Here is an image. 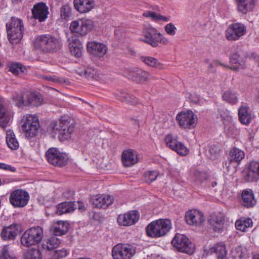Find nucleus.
<instances>
[{
  "mask_svg": "<svg viewBox=\"0 0 259 259\" xmlns=\"http://www.w3.org/2000/svg\"><path fill=\"white\" fill-rule=\"evenodd\" d=\"M35 49L42 53L56 52L61 47V41L55 36L45 34L37 36L34 40Z\"/></svg>",
  "mask_w": 259,
  "mask_h": 259,
  "instance_id": "nucleus-1",
  "label": "nucleus"
},
{
  "mask_svg": "<svg viewBox=\"0 0 259 259\" xmlns=\"http://www.w3.org/2000/svg\"><path fill=\"white\" fill-rule=\"evenodd\" d=\"M8 37L11 43H18L22 39L24 31L23 23L21 19L12 17L6 23Z\"/></svg>",
  "mask_w": 259,
  "mask_h": 259,
  "instance_id": "nucleus-2",
  "label": "nucleus"
},
{
  "mask_svg": "<svg viewBox=\"0 0 259 259\" xmlns=\"http://www.w3.org/2000/svg\"><path fill=\"white\" fill-rule=\"evenodd\" d=\"M171 228V223L168 219H159L151 222L146 227L149 237L159 238L165 236Z\"/></svg>",
  "mask_w": 259,
  "mask_h": 259,
  "instance_id": "nucleus-3",
  "label": "nucleus"
},
{
  "mask_svg": "<svg viewBox=\"0 0 259 259\" xmlns=\"http://www.w3.org/2000/svg\"><path fill=\"white\" fill-rule=\"evenodd\" d=\"M44 232L41 227L36 226L27 230L21 238V244L26 247L37 245L43 237Z\"/></svg>",
  "mask_w": 259,
  "mask_h": 259,
  "instance_id": "nucleus-4",
  "label": "nucleus"
},
{
  "mask_svg": "<svg viewBox=\"0 0 259 259\" xmlns=\"http://www.w3.org/2000/svg\"><path fill=\"white\" fill-rule=\"evenodd\" d=\"M22 128L27 137L36 135L40 127L38 116L35 114H26L22 118Z\"/></svg>",
  "mask_w": 259,
  "mask_h": 259,
  "instance_id": "nucleus-5",
  "label": "nucleus"
},
{
  "mask_svg": "<svg viewBox=\"0 0 259 259\" xmlns=\"http://www.w3.org/2000/svg\"><path fill=\"white\" fill-rule=\"evenodd\" d=\"M93 27L94 23L92 20L82 18L71 22L70 30L77 36H83L90 32Z\"/></svg>",
  "mask_w": 259,
  "mask_h": 259,
  "instance_id": "nucleus-6",
  "label": "nucleus"
},
{
  "mask_svg": "<svg viewBox=\"0 0 259 259\" xmlns=\"http://www.w3.org/2000/svg\"><path fill=\"white\" fill-rule=\"evenodd\" d=\"M171 244L180 252L192 254L195 250V245L183 234H177L171 241Z\"/></svg>",
  "mask_w": 259,
  "mask_h": 259,
  "instance_id": "nucleus-7",
  "label": "nucleus"
},
{
  "mask_svg": "<svg viewBox=\"0 0 259 259\" xmlns=\"http://www.w3.org/2000/svg\"><path fill=\"white\" fill-rule=\"evenodd\" d=\"M135 253V248L130 244L118 243L112 250L113 259H131Z\"/></svg>",
  "mask_w": 259,
  "mask_h": 259,
  "instance_id": "nucleus-8",
  "label": "nucleus"
},
{
  "mask_svg": "<svg viewBox=\"0 0 259 259\" xmlns=\"http://www.w3.org/2000/svg\"><path fill=\"white\" fill-rule=\"evenodd\" d=\"M46 156L48 162L55 166H63L68 163V155L60 152L57 148H50L46 153Z\"/></svg>",
  "mask_w": 259,
  "mask_h": 259,
  "instance_id": "nucleus-9",
  "label": "nucleus"
},
{
  "mask_svg": "<svg viewBox=\"0 0 259 259\" xmlns=\"http://www.w3.org/2000/svg\"><path fill=\"white\" fill-rule=\"evenodd\" d=\"M10 204L14 207L21 208L25 206L29 200L28 193L22 189L12 191L9 197Z\"/></svg>",
  "mask_w": 259,
  "mask_h": 259,
  "instance_id": "nucleus-10",
  "label": "nucleus"
},
{
  "mask_svg": "<svg viewBox=\"0 0 259 259\" xmlns=\"http://www.w3.org/2000/svg\"><path fill=\"white\" fill-rule=\"evenodd\" d=\"M176 120L181 127L191 129L195 126L197 118L192 111L188 110L178 113L176 116Z\"/></svg>",
  "mask_w": 259,
  "mask_h": 259,
  "instance_id": "nucleus-11",
  "label": "nucleus"
},
{
  "mask_svg": "<svg viewBox=\"0 0 259 259\" xmlns=\"http://www.w3.org/2000/svg\"><path fill=\"white\" fill-rule=\"evenodd\" d=\"M246 27L242 23L230 24L225 31V37L228 40L235 41L246 33Z\"/></svg>",
  "mask_w": 259,
  "mask_h": 259,
  "instance_id": "nucleus-12",
  "label": "nucleus"
},
{
  "mask_svg": "<svg viewBox=\"0 0 259 259\" xmlns=\"http://www.w3.org/2000/svg\"><path fill=\"white\" fill-rule=\"evenodd\" d=\"M161 35V34L158 32L157 30L152 27L145 28L143 31V38H140L142 41L152 47L155 48L158 46V36Z\"/></svg>",
  "mask_w": 259,
  "mask_h": 259,
  "instance_id": "nucleus-13",
  "label": "nucleus"
},
{
  "mask_svg": "<svg viewBox=\"0 0 259 259\" xmlns=\"http://www.w3.org/2000/svg\"><path fill=\"white\" fill-rule=\"evenodd\" d=\"M140 213L137 210H131L121 214L117 218V222L120 226H130L135 224L139 220Z\"/></svg>",
  "mask_w": 259,
  "mask_h": 259,
  "instance_id": "nucleus-14",
  "label": "nucleus"
},
{
  "mask_svg": "<svg viewBox=\"0 0 259 259\" xmlns=\"http://www.w3.org/2000/svg\"><path fill=\"white\" fill-rule=\"evenodd\" d=\"M185 220L190 225L200 226L204 222L203 213L196 209L187 211L185 214Z\"/></svg>",
  "mask_w": 259,
  "mask_h": 259,
  "instance_id": "nucleus-15",
  "label": "nucleus"
},
{
  "mask_svg": "<svg viewBox=\"0 0 259 259\" xmlns=\"http://www.w3.org/2000/svg\"><path fill=\"white\" fill-rule=\"evenodd\" d=\"M245 180L247 182L256 181L259 179V162L251 161L247 168L243 171Z\"/></svg>",
  "mask_w": 259,
  "mask_h": 259,
  "instance_id": "nucleus-16",
  "label": "nucleus"
},
{
  "mask_svg": "<svg viewBox=\"0 0 259 259\" xmlns=\"http://www.w3.org/2000/svg\"><path fill=\"white\" fill-rule=\"evenodd\" d=\"M32 17L39 22H44L48 18L49 14L48 7L44 3L41 2L35 4L31 10Z\"/></svg>",
  "mask_w": 259,
  "mask_h": 259,
  "instance_id": "nucleus-17",
  "label": "nucleus"
},
{
  "mask_svg": "<svg viewBox=\"0 0 259 259\" xmlns=\"http://www.w3.org/2000/svg\"><path fill=\"white\" fill-rule=\"evenodd\" d=\"M87 50L93 55L102 57L106 54L107 47L102 43L91 41L87 44Z\"/></svg>",
  "mask_w": 259,
  "mask_h": 259,
  "instance_id": "nucleus-18",
  "label": "nucleus"
},
{
  "mask_svg": "<svg viewBox=\"0 0 259 259\" xmlns=\"http://www.w3.org/2000/svg\"><path fill=\"white\" fill-rule=\"evenodd\" d=\"M114 201L112 196L102 194L97 195L92 199L93 204L95 207L99 208H106L111 205Z\"/></svg>",
  "mask_w": 259,
  "mask_h": 259,
  "instance_id": "nucleus-19",
  "label": "nucleus"
},
{
  "mask_svg": "<svg viewBox=\"0 0 259 259\" xmlns=\"http://www.w3.org/2000/svg\"><path fill=\"white\" fill-rule=\"evenodd\" d=\"M237 10L243 15L252 11L255 7L256 0H234Z\"/></svg>",
  "mask_w": 259,
  "mask_h": 259,
  "instance_id": "nucleus-20",
  "label": "nucleus"
},
{
  "mask_svg": "<svg viewBox=\"0 0 259 259\" xmlns=\"http://www.w3.org/2000/svg\"><path fill=\"white\" fill-rule=\"evenodd\" d=\"M122 161L124 166L130 167L139 161L137 152L133 149L125 150L122 154Z\"/></svg>",
  "mask_w": 259,
  "mask_h": 259,
  "instance_id": "nucleus-21",
  "label": "nucleus"
},
{
  "mask_svg": "<svg viewBox=\"0 0 259 259\" xmlns=\"http://www.w3.org/2000/svg\"><path fill=\"white\" fill-rule=\"evenodd\" d=\"M254 194L251 189L243 190L241 193L240 202L243 206L249 208L254 206L256 204Z\"/></svg>",
  "mask_w": 259,
  "mask_h": 259,
  "instance_id": "nucleus-22",
  "label": "nucleus"
},
{
  "mask_svg": "<svg viewBox=\"0 0 259 259\" xmlns=\"http://www.w3.org/2000/svg\"><path fill=\"white\" fill-rule=\"evenodd\" d=\"M18 233V225L12 224L3 228L1 233V237L4 240L13 241L16 238Z\"/></svg>",
  "mask_w": 259,
  "mask_h": 259,
  "instance_id": "nucleus-23",
  "label": "nucleus"
},
{
  "mask_svg": "<svg viewBox=\"0 0 259 259\" xmlns=\"http://www.w3.org/2000/svg\"><path fill=\"white\" fill-rule=\"evenodd\" d=\"M238 117L240 122L244 125H248L251 120L250 108L246 104H242L238 109Z\"/></svg>",
  "mask_w": 259,
  "mask_h": 259,
  "instance_id": "nucleus-24",
  "label": "nucleus"
},
{
  "mask_svg": "<svg viewBox=\"0 0 259 259\" xmlns=\"http://www.w3.org/2000/svg\"><path fill=\"white\" fill-rule=\"evenodd\" d=\"M93 0H74V6L79 13H87L91 11L94 6Z\"/></svg>",
  "mask_w": 259,
  "mask_h": 259,
  "instance_id": "nucleus-25",
  "label": "nucleus"
},
{
  "mask_svg": "<svg viewBox=\"0 0 259 259\" xmlns=\"http://www.w3.org/2000/svg\"><path fill=\"white\" fill-rule=\"evenodd\" d=\"M127 77L135 81L143 82L150 78V75L147 71L137 69L132 71Z\"/></svg>",
  "mask_w": 259,
  "mask_h": 259,
  "instance_id": "nucleus-26",
  "label": "nucleus"
},
{
  "mask_svg": "<svg viewBox=\"0 0 259 259\" xmlns=\"http://www.w3.org/2000/svg\"><path fill=\"white\" fill-rule=\"evenodd\" d=\"M208 222L214 231L219 232L224 228L225 218L222 215L211 214Z\"/></svg>",
  "mask_w": 259,
  "mask_h": 259,
  "instance_id": "nucleus-27",
  "label": "nucleus"
},
{
  "mask_svg": "<svg viewBox=\"0 0 259 259\" xmlns=\"http://www.w3.org/2000/svg\"><path fill=\"white\" fill-rule=\"evenodd\" d=\"M25 96L26 97L25 106H38L42 104L43 99L40 94L26 91Z\"/></svg>",
  "mask_w": 259,
  "mask_h": 259,
  "instance_id": "nucleus-28",
  "label": "nucleus"
},
{
  "mask_svg": "<svg viewBox=\"0 0 259 259\" xmlns=\"http://www.w3.org/2000/svg\"><path fill=\"white\" fill-rule=\"evenodd\" d=\"M69 224L67 221H58L54 223L52 230L55 236L65 234L68 231Z\"/></svg>",
  "mask_w": 259,
  "mask_h": 259,
  "instance_id": "nucleus-29",
  "label": "nucleus"
},
{
  "mask_svg": "<svg viewBox=\"0 0 259 259\" xmlns=\"http://www.w3.org/2000/svg\"><path fill=\"white\" fill-rule=\"evenodd\" d=\"M77 73L87 79H97L99 78L98 70L94 68L88 67L83 69L78 68Z\"/></svg>",
  "mask_w": 259,
  "mask_h": 259,
  "instance_id": "nucleus-30",
  "label": "nucleus"
},
{
  "mask_svg": "<svg viewBox=\"0 0 259 259\" xmlns=\"http://www.w3.org/2000/svg\"><path fill=\"white\" fill-rule=\"evenodd\" d=\"M12 113L0 103V126L5 127L10 122Z\"/></svg>",
  "mask_w": 259,
  "mask_h": 259,
  "instance_id": "nucleus-31",
  "label": "nucleus"
},
{
  "mask_svg": "<svg viewBox=\"0 0 259 259\" xmlns=\"http://www.w3.org/2000/svg\"><path fill=\"white\" fill-rule=\"evenodd\" d=\"M209 252L214 253L218 259H226L227 250L225 244L218 243L210 248Z\"/></svg>",
  "mask_w": 259,
  "mask_h": 259,
  "instance_id": "nucleus-32",
  "label": "nucleus"
},
{
  "mask_svg": "<svg viewBox=\"0 0 259 259\" xmlns=\"http://www.w3.org/2000/svg\"><path fill=\"white\" fill-rule=\"evenodd\" d=\"M230 60L231 63L230 68L231 69L238 71L240 68H244V62L237 52L233 53L230 56Z\"/></svg>",
  "mask_w": 259,
  "mask_h": 259,
  "instance_id": "nucleus-33",
  "label": "nucleus"
},
{
  "mask_svg": "<svg viewBox=\"0 0 259 259\" xmlns=\"http://www.w3.org/2000/svg\"><path fill=\"white\" fill-rule=\"evenodd\" d=\"M75 209L74 202L72 201L64 202L57 206L56 213L62 215L64 213H69Z\"/></svg>",
  "mask_w": 259,
  "mask_h": 259,
  "instance_id": "nucleus-34",
  "label": "nucleus"
},
{
  "mask_svg": "<svg viewBox=\"0 0 259 259\" xmlns=\"http://www.w3.org/2000/svg\"><path fill=\"white\" fill-rule=\"evenodd\" d=\"M6 143L9 148L15 150L18 149L19 144L14 132L9 130L7 131Z\"/></svg>",
  "mask_w": 259,
  "mask_h": 259,
  "instance_id": "nucleus-35",
  "label": "nucleus"
},
{
  "mask_svg": "<svg viewBox=\"0 0 259 259\" xmlns=\"http://www.w3.org/2000/svg\"><path fill=\"white\" fill-rule=\"evenodd\" d=\"M245 156L244 152L236 147L233 148L230 152V160L231 162L239 163Z\"/></svg>",
  "mask_w": 259,
  "mask_h": 259,
  "instance_id": "nucleus-36",
  "label": "nucleus"
},
{
  "mask_svg": "<svg viewBox=\"0 0 259 259\" xmlns=\"http://www.w3.org/2000/svg\"><path fill=\"white\" fill-rule=\"evenodd\" d=\"M60 244V240L56 236H53L43 242L42 247L45 249L52 250L57 248Z\"/></svg>",
  "mask_w": 259,
  "mask_h": 259,
  "instance_id": "nucleus-37",
  "label": "nucleus"
},
{
  "mask_svg": "<svg viewBox=\"0 0 259 259\" xmlns=\"http://www.w3.org/2000/svg\"><path fill=\"white\" fill-rule=\"evenodd\" d=\"M60 138L62 140H67L70 137L71 134L73 132V127L70 126L68 124L60 122Z\"/></svg>",
  "mask_w": 259,
  "mask_h": 259,
  "instance_id": "nucleus-38",
  "label": "nucleus"
},
{
  "mask_svg": "<svg viewBox=\"0 0 259 259\" xmlns=\"http://www.w3.org/2000/svg\"><path fill=\"white\" fill-rule=\"evenodd\" d=\"M222 98L223 100L232 105H235L238 102L236 93L231 90L225 92L222 95Z\"/></svg>",
  "mask_w": 259,
  "mask_h": 259,
  "instance_id": "nucleus-39",
  "label": "nucleus"
},
{
  "mask_svg": "<svg viewBox=\"0 0 259 259\" xmlns=\"http://www.w3.org/2000/svg\"><path fill=\"white\" fill-rule=\"evenodd\" d=\"M142 15L145 17L150 18L152 20L156 22H158L160 21L168 22L170 20L169 17L164 16L150 11H147L144 12Z\"/></svg>",
  "mask_w": 259,
  "mask_h": 259,
  "instance_id": "nucleus-40",
  "label": "nucleus"
},
{
  "mask_svg": "<svg viewBox=\"0 0 259 259\" xmlns=\"http://www.w3.org/2000/svg\"><path fill=\"white\" fill-rule=\"evenodd\" d=\"M141 60L148 66L158 69H162L163 65L158 60L153 57L150 56H142Z\"/></svg>",
  "mask_w": 259,
  "mask_h": 259,
  "instance_id": "nucleus-41",
  "label": "nucleus"
},
{
  "mask_svg": "<svg viewBox=\"0 0 259 259\" xmlns=\"http://www.w3.org/2000/svg\"><path fill=\"white\" fill-rule=\"evenodd\" d=\"M252 226V221L250 218L238 220L235 223L236 229L242 231H245L247 228L251 227Z\"/></svg>",
  "mask_w": 259,
  "mask_h": 259,
  "instance_id": "nucleus-42",
  "label": "nucleus"
},
{
  "mask_svg": "<svg viewBox=\"0 0 259 259\" xmlns=\"http://www.w3.org/2000/svg\"><path fill=\"white\" fill-rule=\"evenodd\" d=\"M220 152L221 149L219 146L212 144L209 146L207 156L209 159L215 160L220 156Z\"/></svg>",
  "mask_w": 259,
  "mask_h": 259,
  "instance_id": "nucleus-43",
  "label": "nucleus"
},
{
  "mask_svg": "<svg viewBox=\"0 0 259 259\" xmlns=\"http://www.w3.org/2000/svg\"><path fill=\"white\" fill-rule=\"evenodd\" d=\"M71 16V9L68 4L63 5L60 9V17L64 20H68Z\"/></svg>",
  "mask_w": 259,
  "mask_h": 259,
  "instance_id": "nucleus-44",
  "label": "nucleus"
},
{
  "mask_svg": "<svg viewBox=\"0 0 259 259\" xmlns=\"http://www.w3.org/2000/svg\"><path fill=\"white\" fill-rule=\"evenodd\" d=\"M26 94V92H24L20 94H16L14 96L13 99L15 102L16 105L19 108L25 106L26 97H25V95Z\"/></svg>",
  "mask_w": 259,
  "mask_h": 259,
  "instance_id": "nucleus-45",
  "label": "nucleus"
},
{
  "mask_svg": "<svg viewBox=\"0 0 259 259\" xmlns=\"http://www.w3.org/2000/svg\"><path fill=\"white\" fill-rule=\"evenodd\" d=\"M25 259H42V254L38 249H31L25 254Z\"/></svg>",
  "mask_w": 259,
  "mask_h": 259,
  "instance_id": "nucleus-46",
  "label": "nucleus"
},
{
  "mask_svg": "<svg viewBox=\"0 0 259 259\" xmlns=\"http://www.w3.org/2000/svg\"><path fill=\"white\" fill-rule=\"evenodd\" d=\"M118 98L121 101L132 104H135L137 102L136 98L134 96H132L126 92H121Z\"/></svg>",
  "mask_w": 259,
  "mask_h": 259,
  "instance_id": "nucleus-47",
  "label": "nucleus"
},
{
  "mask_svg": "<svg viewBox=\"0 0 259 259\" xmlns=\"http://www.w3.org/2000/svg\"><path fill=\"white\" fill-rule=\"evenodd\" d=\"M164 141L166 146L171 150L175 148L179 142L176 138L173 137L171 134H168L165 136Z\"/></svg>",
  "mask_w": 259,
  "mask_h": 259,
  "instance_id": "nucleus-48",
  "label": "nucleus"
},
{
  "mask_svg": "<svg viewBox=\"0 0 259 259\" xmlns=\"http://www.w3.org/2000/svg\"><path fill=\"white\" fill-rule=\"evenodd\" d=\"M174 151H176L178 154L181 156H185L187 155L189 152V150L187 148L184 144L181 142H179L177 146L173 149Z\"/></svg>",
  "mask_w": 259,
  "mask_h": 259,
  "instance_id": "nucleus-49",
  "label": "nucleus"
},
{
  "mask_svg": "<svg viewBox=\"0 0 259 259\" xmlns=\"http://www.w3.org/2000/svg\"><path fill=\"white\" fill-rule=\"evenodd\" d=\"M25 68L21 64L13 63L10 65L9 70L14 74L17 75L20 72H24Z\"/></svg>",
  "mask_w": 259,
  "mask_h": 259,
  "instance_id": "nucleus-50",
  "label": "nucleus"
},
{
  "mask_svg": "<svg viewBox=\"0 0 259 259\" xmlns=\"http://www.w3.org/2000/svg\"><path fill=\"white\" fill-rule=\"evenodd\" d=\"M0 259H15L14 254L9 251L8 246H4L0 250Z\"/></svg>",
  "mask_w": 259,
  "mask_h": 259,
  "instance_id": "nucleus-51",
  "label": "nucleus"
},
{
  "mask_svg": "<svg viewBox=\"0 0 259 259\" xmlns=\"http://www.w3.org/2000/svg\"><path fill=\"white\" fill-rule=\"evenodd\" d=\"M158 176V172L155 170H149L144 173L145 180L148 183H151L156 180Z\"/></svg>",
  "mask_w": 259,
  "mask_h": 259,
  "instance_id": "nucleus-52",
  "label": "nucleus"
},
{
  "mask_svg": "<svg viewBox=\"0 0 259 259\" xmlns=\"http://www.w3.org/2000/svg\"><path fill=\"white\" fill-rule=\"evenodd\" d=\"M68 254L66 249L55 250L53 252L51 259H60L65 257Z\"/></svg>",
  "mask_w": 259,
  "mask_h": 259,
  "instance_id": "nucleus-53",
  "label": "nucleus"
},
{
  "mask_svg": "<svg viewBox=\"0 0 259 259\" xmlns=\"http://www.w3.org/2000/svg\"><path fill=\"white\" fill-rule=\"evenodd\" d=\"M69 49L76 48L82 45L79 39L76 36H71L68 39Z\"/></svg>",
  "mask_w": 259,
  "mask_h": 259,
  "instance_id": "nucleus-54",
  "label": "nucleus"
},
{
  "mask_svg": "<svg viewBox=\"0 0 259 259\" xmlns=\"http://www.w3.org/2000/svg\"><path fill=\"white\" fill-rule=\"evenodd\" d=\"M164 30L168 34L174 36L176 33L177 28L173 24L169 23L164 26Z\"/></svg>",
  "mask_w": 259,
  "mask_h": 259,
  "instance_id": "nucleus-55",
  "label": "nucleus"
},
{
  "mask_svg": "<svg viewBox=\"0 0 259 259\" xmlns=\"http://www.w3.org/2000/svg\"><path fill=\"white\" fill-rule=\"evenodd\" d=\"M83 49L82 45L80 46H78L76 48H73L72 49H70V52L72 55H74L76 57H80L82 55V51Z\"/></svg>",
  "mask_w": 259,
  "mask_h": 259,
  "instance_id": "nucleus-56",
  "label": "nucleus"
},
{
  "mask_svg": "<svg viewBox=\"0 0 259 259\" xmlns=\"http://www.w3.org/2000/svg\"><path fill=\"white\" fill-rule=\"evenodd\" d=\"M60 123L58 124L57 122L56 121H53L51 122L49 130L50 131H52L53 133L56 134L57 133L59 134L60 133Z\"/></svg>",
  "mask_w": 259,
  "mask_h": 259,
  "instance_id": "nucleus-57",
  "label": "nucleus"
},
{
  "mask_svg": "<svg viewBox=\"0 0 259 259\" xmlns=\"http://www.w3.org/2000/svg\"><path fill=\"white\" fill-rule=\"evenodd\" d=\"M0 169L10 171H15L16 170V168L14 167L4 163H0Z\"/></svg>",
  "mask_w": 259,
  "mask_h": 259,
  "instance_id": "nucleus-58",
  "label": "nucleus"
},
{
  "mask_svg": "<svg viewBox=\"0 0 259 259\" xmlns=\"http://www.w3.org/2000/svg\"><path fill=\"white\" fill-rule=\"evenodd\" d=\"M196 177L197 181L202 182L207 178V174L204 172H197L196 174Z\"/></svg>",
  "mask_w": 259,
  "mask_h": 259,
  "instance_id": "nucleus-59",
  "label": "nucleus"
},
{
  "mask_svg": "<svg viewBox=\"0 0 259 259\" xmlns=\"http://www.w3.org/2000/svg\"><path fill=\"white\" fill-rule=\"evenodd\" d=\"M169 41L167 38L163 36L162 34L160 36H158V45L159 43L162 44L166 45L168 44Z\"/></svg>",
  "mask_w": 259,
  "mask_h": 259,
  "instance_id": "nucleus-60",
  "label": "nucleus"
},
{
  "mask_svg": "<svg viewBox=\"0 0 259 259\" xmlns=\"http://www.w3.org/2000/svg\"><path fill=\"white\" fill-rule=\"evenodd\" d=\"M74 195V192L70 190H67L63 193V196L68 199H71Z\"/></svg>",
  "mask_w": 259,
  "mask_h": 259,
  "instance_id": "nucleus-61",
  "label": "nucleus"
},
{
  "mask_svg": "<svg viewBox=\"0 0 259 259\" xmlns=\"http://www.w3.org/2000/svg\"><path fill=\"white\" fill-rule=\"evenodd\" d=\"M213 63L214 64V66H217L218 65H221V66H224L225 67H228V66H227L226 65H224V64L221 63L220 62H219L218 60H214L213 61Z\"/></svg>",
  "mask_w": 259,
  "mask_h": 259,
  "instance_id": "nucleus-62",
  "label": "nucleus"
},
{
  "mask_svg": "<svg viewBox=\"0 0 259 259\" xmlns=\"http://www.w3.org/2000/svg\"><path fill=\"white\" fill-rule=\"evenodd\" d=\"M253 139V136H252L251 134H249L248 137L247 138L248 141L249 142H252Z\"/></svg>",
  "mask_w": 259,
  "mask_h": 259,
  "instance_id": "nucleus-63",
  "label": "nucleus"
},
{
  "mask_svg": "<svg viewBox=\"0 0 259 259\" xmlns=\"http://www.w3.org/2000/svg\"><path fill=\"white\" fill-rule=\"evenodd\" d=\"M23 0H12V2L13 3V4H17L19 3H21L22 2Z\"/></svg>",
  "mask_w": 259,
  "mask_h": 259,
  "instance_id": "nucleus-64",
  "label": "nucleus"
}]
</instances>
